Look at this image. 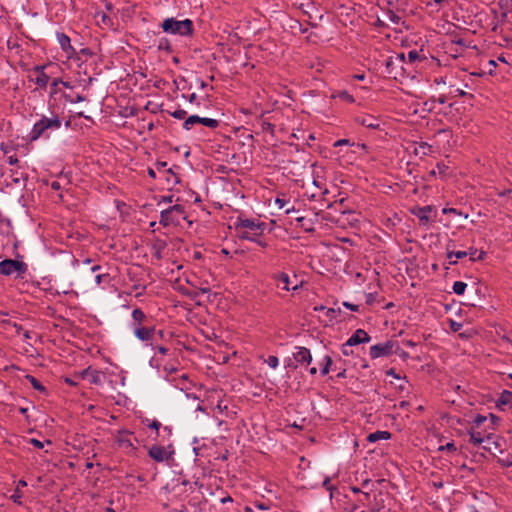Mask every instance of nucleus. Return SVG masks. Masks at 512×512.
I'll return each instance as SVG.
<instances>
[{"label": "nucleus", "mask_w": 512, "mask_h": 512, "mask_svg": "<svg viewBox=\"0 0 512 512\" xmlns=\"http://www.w3.org/2000/svg\"><path fill=\"white\" fill-rule=\"evenodd\" d=\"M265 363H267L271 368L275 369L278 367L279 359L277 356L270 355L266 360Z\"/></svg>", "instance_id": "nucleus-39"}, {"label": "nucleus", "mask_w": 512, "mask_h": 512, "mask_svg": "<svg viewBox=\"0 0 512 512\" xmlns=\"http://www.w3.org/2000/svg\"><path fill=\"white\" fill-rule=\"evenodd\" d=\"M156 349L162 355H166L168 353V348H166L164 346H157Z\"/></svg>", "instance_id": "nucleus-60"}, {"label": "nucleus", "mask_w": 512, "mask_h": 512, "mask_svg": "<svg viewBox=\"0 0 512 512\" xmlns=\"http://www.w3.org/2000/svg\"><path fill=\"white\" fill-rule=\"evenodd\" d=\"M394 347H396V341L388 340L384 343H378L370 347V357L377 359L380 357H387L393 354Z\"/></svg>", "instance_id": "nucleus-7"}, {"label": "nucleus", "mask_w": 512, "mask_h": 512, "mask_svg": "<svg viewBox=\"0 0 512 512\" xmlns=\"http://www.w3.org/2000/svg\"><path fill=\"white\" fill-rule=\"evenodd\" d=\"M403 344L408 346V347H415L417 344L415 342H413L412 340H404L403 341Z\"/></svg>", "instance_id": "nucleus-63"}, {"label": "nucleus", "mask_w": 512, "mask_h": 512, "mask_svg": "<svg viewBox=\"0 0 512 512\" xmlns=\"http://www.w3.org/2000/svg\"><path fill=\"white\" fill-rule=\"evenodd\" d=\"M324 365L321 368L320 372L323 376L327 375L330 372L331 366H332V358L329 355H326L323 359Z\"/></svg>", "instance_id": "nucleus-30"}, {"label": "nucleus", "mask_w": 512, "mask_h": 512, "mask_svg": "<svg viewBox=\"0 0 512 512\" xmlns=\"http://www.w3.org/2000/svg\"><path fill=\"white\" fill-rule=\"evenodd\" d=\"M468 255L470 256V259L471 261H478V260H482L484 258V255H485V252L481 251L477 256V249L475 248H470L468 251Z\"/></svg>", "instance_id": "nucleus-33"}, {"label": "nucleus", "mask_w": 512, "mask_h": 512, "mask_svg": "<svg viewBox=\"0 0 512 512\" xmlns=\"http://www.w3.org/2000/svg\"><path fill=\"white\" fill-rule=\"evenodd\" d=\"M432 152V147L426 142H420L414 145L413 154L424 157Z\"/></svg>", "instance_id": "nucleus-21"}, {"label": "nucleus", "mask_w": 512, "mask_h": 512, "mask_svg": "<svg viewBox=\"0 0 512 512\" xmlns=\"http://www.w3.org/2000/svg\"><path fill=\"white\" fill-rule=\"evenodd\" d=\"M502 455H503L502 457L497 458V463L501 467H512V454L507 453V454H502Z\"/></svg>", "instance_id": "nucleus-29"}, {"label": "nucleus", "mask_w": 512, "mask_h": 512, "mask_svg": "<svg viewBox=\"0 0 512 512\" xmlns=\"http://www.w3.org/2000/svg\"><path fill=\"white\" fill-rule=\"evenodd\" d=\"M170 115L176 119H184L187 115V112L183 109H177L174 112H170Z\"/></svg>", "instance_id": "nucleus-44"}, {"label": "nucleus", "mask_w": 512, "mask_h": 512, "mask_svg": "<svg viewBox=\"0 0 512 512\" xmlns=\"http://www.w3.org/2000/svg\"><path fill=\"white\" fill-rule=\"evenodd\" d=\"M262 234L263 233H259V231H241L240 233H238V237L243 240L254 242V240H256V237H259Z\"/></svg>", "instance_id": "nucleus-27"}, {"label": "nucleus", "mask_w": 512, "mask_h": 512, "mask_svg": "<svg viewBox=\"0 0 512 512\" xmlns=\"http://www.w3.org/2000/svg\"><path fill=\"white\" fill-rule=\"evenodd\" d=\"M496 405L498 408H500L501 410H504L505 407H512V392L511 391H508V390H503L497 401H496Z\"/></svg>", "instance_id": "nucleus-20"}, {"label": "nucleus", "mask_w": 512, "mask_h": 512, "mask_svg": "<svg viewBox=\"0 0 512 512\" xmlns=\"http://www.w3.org/2000/svg\"><path fill=\"white\" fill-rule=\"evenodd\" d=\"M408 59L409 61L407 62V66L408 68H410V66L415 62V61H418L421 59L420 57V54L418 51L416 50H411L408 52Z\"/></svg>", "instance_id": "nucleus-34"}, {"label": "nucleus", "mask_w": 512, "mask_h": 512, "mask_svg": "<svg viewBox=\"0 0 512 512\" xmlns=\"http://www.w3.org/2000/svg\"><path fill=\"white\" fill-rule=\"evenodd\" d=\"M322 486L326 488L329 491H332L334 489V486L331 484V480L329 477H326L322 483Z\"/></svg>", "instance_id": "nucleus-49"}, {"label": "nucleus", "mask_w": 512, "mask_h": 512, "mask_svg": "<svg viewBox=\"0 0 512 512\" xmlns=\"http://www.w3.org/2000/svg\"><path fill=\"white\" fill-rule=\"evenodd\" d=\"M57 39H58V42H59L62 50H64L67 53H69L70 51H74V49L70 43V38L66 34L57 33Z\"/></svg>", "instance_id": "nucleus-22"}, {"label": "nucleus", "mask_w": 512, "mask_h": 512, "mask_svg": "<svg viewBox=\"0 0 512 512\" xmlns=\"http://www.w3.org/2000/svg\"><path fill=\"white\" fill-rule=\"evenodd\" d=\"M22 498V494L20 492V490L17 488L14 492V494L11 496V499H13V501L15 503H21L20 499Z\"/></svg>", "instance_id": "nucleus-47"}, {"label": "nucleus", "mask_w": 512, "mask_h": 512, "mask_svg": "<svg viewBox=\"0 0 512 512\" xmlns=\"http://www.w3.org/2000/svg\"><path fill=\"white\" fill-rule=\"evenodd\" d=\"M370 340L371 337L365 330L357 329L347 340V345L356 346L362 343H368Z\"/></svg>", "instance_id": "nucleus-16"}, {"label": "nucleus", "mask_w": 512, "mask_h": 512, "mask_svg": "<svg viewBox=\"0 0 512 512\" xmlns=\"http://www.w3.org/2000/svg\"><path fill=\"white\" fill-rule=\"evenodd\" d=\"M374 301V294L370 293L367 295V300H366V303L371 305Z\"/></svg>", "instance_id": "nucleus-64"}, {"label": "nucleus", "mask_w": 512, "mask_h": 512, "mask_svg": "<svg viewBox=\"0 0 512 512\" xmlns=\"http://www.w3.org/2000/svg\"><path fill=\"white\" fill-rule=\"evenodd\" d=\"M439 450L440 451H449V452H455L457 449H456V446L453 442H448L446 445H443V446H440L439 447Z\"/></svg>", "instance_id": "nucleus-45"}, {"label": "nucleus", "mask_w": 512, "mask_h": 512, "mask_svg": "<svg viewBox=\"0 0 512 512\" xmlns=\"http://www.w3.org/2000/svg\"><path fill=\"white\" fill-rule=\"evenodd\" d=\"M390 437H391V434L388 431H376V432L370 433L367 436V440L369 442H376L378 440H387Z\"/></svg>", "instance_id": "nucleus-25"}, {"label": "nucleus", "mask_w": 512, "mask_h": 512, "mask_svg": "<svg viewBox=\"0 0 512 512\" xmlns=\"http://www.w3.org/2000/svg\"><path fill=\"white\" fill-rule=\"evenodd\" d=\"M29 443H31L37 449H42L44 447L43 442H41V441H39L38 439H35V438L29 439Z\"/></svg>", "instance_id": "nucleus-48"}, {"label": "nucleus", "mask_w": 512, "mask_h": 512, "mask_svg": "<svg viewBox=\"0 0 512 512\" xmlns=\"http://www.w3.org/2000/svg\"><path fill=\"white\" fill-rule=\"evenodd\" d=\"M45 65H37L34 66L32 69V72L36 74L35 78H31L30 80L33 81L38 88L45 89L49 83L50 76L45 73Z\"/></svg>", "instance_id": "nucleus-11"}, {"label": "nucleus", "mask_w": 512, "mask_h": 512, "mask_svg": "<svg viewBox=\"0 0 512 512\" xmlns=\"http://www.w3.org/2000/svg\"><path fill=\"white\" fill-rule=\"evenodd\" d=\"M450 326H451L452 331L457 332L462 327V324L461 323H457L455 321H451V325Z\"/></svg>", "instance_id": "nucleus-54"}, {"label": "nucleus", "mask_w": 512, "mask_h": 512, "mask_svg": "<svg viewBox=\"0 0 512 512\" xmlns=\"http://www.w3.org/2000/svg\"><path fill=\"white\" fill-rule=\"evenodd\" d=\"M110 276L108 273H98L95 275V282L97 285H101L102 283L108 282Z\"/></svg>", "instance_id": "nucleus-37"}, {"label": "nucleus", "mask_w": 512, "mask_h": 512, "mask_svg": "<svg viewBox=\"0 0 512 512\" xmlns=\"http://www.w3.org/2000/svg\"><path fill=\"white\" fill-rule=\"evenodd\" d=\"M503 444H505V440L501 436L493 433L488 438H486V440L481 445L483 450L495 456L496 453L504 454V450L502 448Z\"/></svg>", "instance_id": "nucleus-8"}, {"label": "nucleus", "mask_w": 512, "mask_h": 512, "mask_svg": "<svg viewBox=\"0 0 512 512\" xmlns=\"http://www.w3.org/2000/svg\"><path fill=\"white\" fill-rule=\"evenodd\" d=\"M340 99L352 103L354 102V98L351 94H349L347 91H340L337 95Z\"/></svg>", "instance_id": "nucleus-41"}, {"label": "nucleus", "mask_w": 512, "mask_h": 512, "mask_svg": "<svg viewBox=\"0 0 512 512\" xmlns=\"http://www.w3.org/2000/svg\"><path fill=\"white\" fill-rule=\"evenodd\" d=\"M436 169L442 179H446L450 175V167L444 162L437 163Z\"/></svg>", "instance_id": "nucleus-28"}, {"label": "nucleus", "mask_w": 512, "mask_h": 512, "mask_svg": "<svg viewBox=\"0 0 512 512\" xmlns=\"http://www.w3.org/2000/svg\"><path fill=\"white\" fill-rule=\"evenodd\" d=\"M393 354H396L403 359H406L409 357V354L407 352H405L402 348H400V346L398 345L397 342H396V347H394Z\"/></svg>", "instance_id": "nucleus-43"}, {"label": "nucleus", "mask_w": 512, "mask_h": 512, "mask_svg": "<svg viewBox=\"0 0 512 512\" xmlns=\"http://www.w3.org/2000/svg\"><path fill=\"white\" fill-rule=\"evenodd\" d=\"M158 49L159 50H164L168 53H171L172 52V46L170 44V41L166 38H162L159 40V43H158Z\"/></svg>", "instance_id": "nucleus-32"}, {"label": "nucleus", "mask_w": 512, "mask_h": 512, "mask_svg": "<svg viewBox=\"0 0 512 512\" xmlns=\"http://www.w3.org/2000/svg\"><path fill=\"white\" fill-rule=\"evenodd\" d=\"M468 256V252L467 251H457V252H454V251H450L448 248H447V258L451 259L452 257H456L457 259H462L464 257Z\"/></svg>", "instance_id": "nucleus-36"}, {"label": "nucleus", "mask_w": 512, "mask_h": 512, "mask_svg": "<svg viewBox=\"0 0 512 512\" xmlns=\"http://www.w3.org/2000/svg\"><path fill=\"white\" fill-rule=\"evenodd\" d=\"M374 500H375V504L371 507L369 512H380L381 509L384 508V502L382 499L380 501H378L376 496H375Z\"/></svg>", "instance_id": "nucleus-40"}, {"label": "nucleus", "mask_w": 512, "mask_h": 512, "mask_svg": "<svg viewBox=\"0 0 512 512\" xmlns=\"http://www.w3.org/2000/svg\"><path fill=\"white\" fill-rule=\"evenodd\" d=\"M265 229V222L255 221L253 219L238 218L235 222V230L237 233H240L241 231H259V233H263Z\"/></svg>", "instance_id": "nucleus-6"}, {"label": "nucleus", "mask_w": 512, "mask_h": 512, "mask_svg": "<svg viewBox=\"0 0 512 512\" xmlns=\"http://www.w3.org/2000/svg\"><path fill=\"white\" fill-rule=\"evenodd\" d=\"M194 124H202L208 128L216 129L219 127L220 122L216 119L199 117L197 115L189 116L183 123V128L190 130Z\"/></svg>", "instance_id": "nucleus-9"}, {"label": "nucleus", "mask_w": 512, "mask_h": 512, "mask_svg": "<svg viewBox=\"0 0 512 512\" xmlns=\"http://www.w3.org/2000/svg\"><path fill=\"white\" fill-rule=\"evenodd\" d=\"M349 140L348 139H339L334 143L335 147L342 146V145H348Z\"/></svg>", "instance_id": "nucleus-58"}, {"label": "nucleus", "mask_w": 512, "mask_h": 512, "mask_svg": "<svg viewBox=\"0 0 512 512\" xmlns=\"http://www.w3.org/2000/svg\"><path fill=\"white\" fill-rule=\"evenodd\" d=\"M363 498H360L357 503H354L350 506L349 512H357V510L362 507L366 506L368 502H370V493L368 492H362Z\"/></svg>", "instance_id": "nucleus-24"}, {"label": "nucleus", "mask_w": 512, "mask_h": 512, "mask_svg": "<svg viewBox=\"0 0 512 512\" xmlns=\"http://www.w3.org/2000/svg\"><path fill=\"white\" fill-rule=\"evenodd\" d=\"M134 335L143 342H149L153 339L156 333L155 326H139L133 329Z\"/></svg>", "instance_id": "nucleus-14"}, {"label": "nucleus", "mask_w": 512, "mask_h": 512, "mask_svg": "<svg viewBox=\"0 0 512 512\" xmlns=\"http://www.w3.org/2000/svg\"><path fill=\"white\" fill-rule=\"evenodd\" d=\"M132 327L133 329H135V327H139V326H145L146 325V322L148 320V317L147 315L143 312L142 309L140 308H135L133 311H132Z\"/></svg>", "instance_id": "nucleus-18"}, {"label": "nucleus", "mask_w": 512, "mask_h": 512, "mask_svg": "<svg viewBox=\"0 0 512 512\" xmlns=\"http://www.w3.org/2000/svg\"><path fill=\"white\" fill-rule=\"evenodd\" d=\"M88 379L92 384H100V373L98 371H92Z\"/></svg>", "instance_id": "nucleus-42"}, {"label": "nucleus", "mask_w": 512, "mask_h": 512, "mask_svg": "<svg viewBox=\"0 0 512 512\" xmlns=\"http://www.w3.org/2000/svg\"><path fill=\"white\" fill-rule=\"evenodd\" d=\"M28 271V265L23 261L5 259L0 262V274L10 276L15 274L16 278L23 279Z\"/></svg>", "instance_id": "nucleus-4"}, {"label": "nucleus", "mask_w": 512, "mask_h": 512, "mask_svg": "<svg viewBox=\"0 0 512 512\" xmlns=\"http://www.w3.org/2000/svg\"><path fill=\"white\" fill-rule=\"evenodd\" d=\"M60 127L61 120L57 115L52 118L43 116L34 124L32 130L29 133V139L30 141H36L41 137H49V134L47 133L48 130H57Z\"/></svg>", "instance_id": "nucleus-2"}, {"label": "nucleus", "mask_w": 512, "mask_h": 512, "mask_svg": "<svg viewBox=\"0 0 512 512\" xmlns=\"http://www.w3.org/2000/svg\"><path fill=\"white\" fill-rule=\"evenodd\" d=\"M276 280H277L278 287H280L281 289H283L285 291H289L291 289L290 288V278H289L288 274L280 273L276 276Z\"/></svg>", "instance_id": "nucleus-23"}, {"label": "nucleus", "mask_w": 512, "mask_h": 512, "mask_svg": "<svg viewBox=\"0 0 512 512\" xmlns=\"http://www.w3.org/2000/svg\"><path fill=\"white\" fill-rule=\"evenodd\" d=\"M467 284L462 281H456L453 284V292L457 295H462L465 292Z\"/></svg>", "instance_id": "nucleus-31"}, {"label": "nucleus", "mask_w": 512, "mask_h": 512, "mask_svg": "<svg viewBox=\"0 0 512 512\" xmlns=\"http://www.w3.org/2000/svg\"><path fill=\"white\" fill-rule=\"evenodd\" d=\"M297 351L293 354L294 359L301 365H309L312 361V355L308 348L297 347Z\"/></svg>", "instance_id": "nucleus-17"}, {"label": "nucleus", "mask_w": 512, "mask_h": 512, "mask_svg": "<svg viewBox=\"0 0 512 512\" xmlns=\"http://www.w3.org/2000/svg\"><path fill=\"white\" fill-rule=\"evenodd\" d=\"M143 423H147V426L151 429H154L156 431V434L159 435V429L161 428V423L158 421V420H153L151 422H149L148 419H145L142 421Z\"/></svg>", "instance_id": "nucleus-38"}, {"label": "nucleus", "mask_w": 512, "mask_h": 512, "mask_svg": "<svg viewBox=\"0 0 512 512\" xmlns=\"http://www.w3.org/2000/svg\"><path fill=\"white\" fill-rule=\"evenodd\" d=\"M8 163L10 165H17L19 163V160L16 155H12L8 157Z\"/></svg>", "instance_id": "nucleus-55"}, {"label": "nucleus", "mask_w": 512, "mask_h": 512, "mask_svg": "<svg viewBox=\"0 0 512 512\" xmlns=\"http://www.w3.org/2000/svg\"><path fill=\"white\" fill-rule=\"evenodd\" d=\"M343 305L352 310V311H358L359 310V306L358 305H354V304H351V303H348V302H344Z\"/></svg>", "instance_id": "nucleus-56"}, {"label": "nucleus", "mask_w": 512, "mask_h": 512, "mask_svg": "<svg viewBox=\"0 0 512 512\" xmlns=\"http://www.w3.org/2000/svg\"><path fill=\"white\" fill-rule=\"evenodd\" d=\"M444 214L452 213V214H460L455 208H444L442 210Z\"/></svg>", "instance_id": "nucleus-59"}, {"label": "nucleus", "mask_w": 512, "mask_h": 512, "mask_svg": "<svg viewBox=\"0 0 512 512\" xmlns=\"http://www.w3.org/2000/svg\"><path fill=\"white\" fill-rule=\"evenodd\" d=\"M356 122L360 125L373 130L381 129L382 121L373 115H362L356 118Z\"/></svg>", "instance_id": "nucleus-15"}, {"label": "nucleus", "mask_w": 512, "mask_h": 512, "mask_svg": "<svg viewBox=\"0 0 512 512\" xmlns=\"http://www.w3.org/2000/svg\"><path fill=\"white\" fill-rule=\"evenodd\" d=\"M184 214V208L181 205H174L165 209L160 215V224L163 226H169L174 223H178L180 217Z\"/></svg>", "instance_id": "nucleus-5"}, {"label": "nucleus", "mask_w": 512, "mask_h": 512, "mask_svg": "<svg viewBox=\"0 0 512 512\" xmlns=\"http://www.w3.org/2000/svg\"><path fill=\"white\" fill-rule=\"evenodd\" d=\"M262 129L264 131H270V132H273L274 130V125L269 123V122H263L262 124Z\"/></svg>", "instance_id": "nucleus-51"}, {"label": "nucleus", "mask_w": 512, "mask_h": 512, "mask_svg": "<svg viewBox=\"0 0 512 512\" xmlns=\"http://www.w3.org/2000/svg\"><path fill=\"white\" fill-rule=\"evenodd\" d=\"M254 242L262 248L268 247V243L265 240L260 239L259 237H256V240H254Z\"/></svg>", "instance_id": "nucleus-53"}, {"label": "nucleus", "mask_w": 512, "mask_h": 512, "mask_svg": "<svg viewBox=\"0 0 512 512\" xmlns=\"http://www.w3.org/2000/svg\"><path fill=\"white\" fill-rule=\"evenodd\" d=\"M432 211L431 206L417 207L413 210V214L418 217L420 224L426 225L430 221L429 214Z\"/></svg>", "instance_id": "nucleus-19"}, {"label": "nucleus", "mask_w": 512, "mask_h": 512, "mask_svg": "<svg viewBox=\"0 0 512 512\" xmlns=\"http://www.w3.org/2000/svg\"><path fill=\"white\" fill-rule=\"evenodd\" d=\"M101 22L105 25L111 24V18L107 16L106 14L101 15Z\"/></svg>", "instance_id": "nucleus-57"}, {"label": "nucleus", "mask_w": 512, "mask_h": 512, "mask_svg": "<svg viewBox=\"0 0 512 512\" xmlns=\"http://www.w3.org/2000/svg\"><path fill=\"white\" fill-rule=\"evenodd\" d=\"M173 451H168L165 447L159 445H152L148 450V455L157 462L169 460Z\"/></svg>", "instance_id": "nucleus-12"}, {"label": "nucleus", "mask_w": 512, "mask_h": 512, "mask_svg": "<svg viewBox=\"0 0 512 512\" xmlns=\"http://www.w3.org/2000/svg\"><path fill=\"white\" fill-rule=\"evenodd\" d=\"M91 370L90 368H87V369H84L83 371H81L79 373V376L82 378V379H86V378H89L90 374H91Z\"/></svg>", "instance_id": "nucleus-52"}, {"label": "nucleus", "mask_w": 512, "mask_h": 512, "mask_svg": "<svg viewBox=\"0 0 512 512\" xmlns=\"http://www.w3.org/2000/svg\"><path fill=\"white\" fill-rule=\"evenodd\" d=\"M492 432L487 431L485 428H470L468 431L469 435V442L473 445H481L483 442L488 438L490 435H492Z\"/></svg>", "instance_id": "nucleus-13"}, {"label": "nucleus", "mask_w": 512, "mask_h": 512, "mask_svg": "<svg viewBox=\"0 0 512 512\" xmlns=\"http://www.w3.org/2000/svg\"><path fill=\"white\" fill-rule=\"evenodd\" d=\"M161 27L164 32L171 34H178L181 36H189L193 34V22L190 19L176 20L168 18L163 21Z\"/></svg>", "instance_id": "nucleus-3"}, {"label": "nucleus", "mask_w": 512, "mask_h": 512, "mask_svg": "<svg viewBox=\"0 0 512 512\" xmlns=\"http://www.w3.org/2000/svg\"><path fill=\"white\" fill-rule=\"evenodd\" d=\"M25 378L27 379V381H29V383L32 385V387L41 392V393H46V387L38 380L36 379L34 376L28 374L25 376Z\"/></svg>", "instance_id": "nucleus-26"}, {"label": "nucleus", "mask_w": 512, "mask_h": 512, "mask_svg": "<svg viewBox=\"0 0 512 512\" xmlns=\"http://www.w3.org/2000/svg\"><path fill=\"white\" fill-rule=\"evenodd\" d=\"M353 345H347V341L342 345V353L345 355V356H349L353 353V351L350 349V347H352Z\"/></svg>", "instance_id": "nucleus-46"}, {"label": "nucleus", "mask_w": 512, "mask_h": 512, "mask_svg": "<svg viewBox=\"0 0 512 512\" xmlns=\"http://www.w3.org/2000/svg\"><path fill=\"white\" fill-rule=\"evenodd\" d=\"M385 67L388 76L395 80L405 78L411 73L407 66L404 53H399L388 57L385 61Z\"/></svg>", "instance_id": "nucleus-1"}, {"label": "nucleus", "mask_w": 512, "mask_h": 512, "mask_svg": "<svg viewBox=\"0 0 512 512\" xmlns=\"http://www.w3.org/2000/svg\"><path fill=\"white\" fill-rule=\"evenodd\" d=\"M299 28V31L304 34L308 31V28L303 27V25L299 21H295V25H292L291 28Z\"/></svg>", "instance_id": "nucleus-50"}, {"label": "nucleus", "mask_w": 512, "mask_h": 512, "mask_svg": "<svg viewBox=\"0 0 512 512\" xmlns=\"http://www.w3.org/2000/svg\"><path fill=\"white\" fill-rule=\"evenodd\" d=\"M134 440L136 441L137 439L133 437V433L128 430H120L116 435V443L121 449L127 452L136 450L133 444Z\"/></svg>", "instance_id": "nucleus-10"}, {"label": "nucleus", "mask_w": 512, "mask_h": 512, "mask_svg": "<svg viewBox=\"0 0 512 512\" xmlns=\"http://www.w3.org/2000/svg\"><path fill=\"white\" fill-rule=\"evenodd\" d=\"M457 94H458L459 96H461V97H465V96H468V97H470V98H472V97H473V95H472V94H468V93H466L465 91L460 90V89H458V90H457Z\"/></svg>", "instance_id": "nucleus-62"}, {"label": "nucleus", "mask_w": 512, "mask_h": 512, "mask_svg": "<svg viewBox=\"0 0 512 512\" xmlns=\"http://www.w3.org/2000/svg\"><path fill=\"white\" fill-rule=\"evenodd\" d=\"M198 289H199V292L202 293V294L210 292V288L208 286H205V285H202V287H199Z\"/></svg>", "instance_id": "nucleus-61"}, {"label": "nucleus", "mask_w": 512, "mask_h": 512, "mask_svg": "<svg viewBox=\"0 0 512 512\" xmlns=\"http://www.w3.org/2000/svg\"><path fill=\"white\" fill-rule=\"evenodd\" d=\"M486 421H487V417L479 414L474 418L472 428L480 429V428H482V426L484 425V423Z\"/></svg>", "instance_id": "nucleus-35"}]
</instances>
